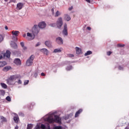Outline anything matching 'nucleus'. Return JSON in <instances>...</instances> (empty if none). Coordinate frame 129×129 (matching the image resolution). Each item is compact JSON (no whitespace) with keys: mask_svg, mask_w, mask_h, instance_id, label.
<instances>
[{"mask_svg":"<svg viewBox=\"0 0 129 129\" xmlns=\"http://www.w3.org/2000/svg\"><path fill=\"white\" fill-rule=\"evenodd\" d=\"M55 42L58 45H63V40L60 37H57L55 39Z\"/></svg>","mask_w":129,"mask_h":129,"instance_id":"6e6552de","label":"nucleus"},{"mask_svg":"<svg viewBox=\"0 0 129 129\" xmlns=\"http://www.w3.org/2000/svg\"><path fill=\"white\" fill-rule=\"evenodd\" d=\"M11 69H12V67H11V66H7V67H5L4 68H3V70L5 72H7L9 71V70H11Z\"/></svg>","mask_w":129,"mask_h":129,"instance_id":"f3484780","label":"nucleus"},{"mask_svg":"<svg viewBox=\"0 0 129 129\" xmlns=\"http://www.w3.org/2000/svg\"><path fill=\"white\" fill-rule=\"evenodd\" d=\"M12 34L13 36L17 37V36H19V34H20V31L13 30L12 31Z\"/></svg>","mask_w":129,"mask_h":129,"instance_id":"4468645a","label":"nucleus"},{"mask_svg":"<svg viewBox=\"0 0 129 129\" xmlns=\"http://www.w3.org/2000/svg\"><path fill=\"white\" fill-rule=\"evenodd\" d=\"M44 120L49 123H53V122L61 123V118L59 117V116L56 115V112L49 113L46 115L44 117Z\"/></svg>","mask_w":129,"mask_h":129,"instance_id":"f257e3e1","label":"nucleus"},{"mask_svg":"<svg viewBox=\"0 0 129 129\" xmlns=\"http://www.w3.org/2000/svg\"><path fill=\"white\" fill-rule=\"evenodd\" d=\"M5 30H9V28H8V26H5Z\"/></svg>","mask_w":129,"mask_h":129,"instance_id":"8fccbe9b","label":"nucleus"},{"mask_svg":"<svg viewBox=\"0 0 129 129\" xmlns=\"http://www.w3.org/2000/svg\"><path fill=\"white\" fill-rule=\"evenodd\" d=\"M68 27H67V24H64L63 30L62 31V34L64 35V36H68Z\"/></svg>","mask_w":129,"mask_h":129,"instance_id":"1a4fd4ad","label":"nucleus"},{"mask_svg":"<svg viewBox=\"0 0 129 129\" xmlns=\"http://www.w3.org/2000/svg\"><path fill=\"white\" fill-rule=\"evenodd\" d=\"M118 68L119 70H122V69H123V68H122V67H121L120 66H119L118 67Z\"/></svg>","mask_w":129,"mask_h":129,"instance_id":"37998d69","label":"nucleus"},{"mask_svg":"<svg viewBox=\"0 0 129 129\" xmlns=\"http://www.w3.org/2000/svg\"><path fill=\"white\" fill-rule=\"evenodd\" d=\"M111 53H112L111 51H108V52H107V55L108 56H110V54H111Z\"/></svg>","mask_w":129,"mask_h":129,"instance_id":"4c0bfd02","label":"nucleus"},{"mask_svg":"<svg viewBox=\"0 0 129 129\" xmlns=\"http://www.w3.org/2000/svg\"><path fill=\"white\" fill-rule=\"evenodd\" d=\"M70 63H71V62H70Z\"/></svg>","mask_w":129,"mask_h":129,"instance_id":"052dcab7","label":"nucleus"},{"mask_svg":"<svg viewBox=\"0 0 129 129\" xmlns=\"http://www.w3.org/2000/svg\"><path fill=\"white\" fill-rule=\"evenodd\" d=\"M40 45H41V43L38 42V43L36 44L35 47H39V46H40Z\"/></svg>","mask_w":129,"mask_h":129,"instance_id":"ea45409f","label":"nucleus"},{"mask_svg":"<svg viewBox=\"0 0 129 129\" xmlns=\"http://www.w3.org/2000/svg\"><path fill=\"white\" fill-rule=\"evenodd\" d=\"M28 83H29V80H26L24 81V85H27V84H28Z\"/></svg>","mask_w":129,"mask_h":129,"instance_id":"c9c22d12","label":"nucleus"},{"mask_svg":"<svg viewBox=\"0 0 129 129\" xmlns=\"http://www.w3.org/2000/svg\"><path fill=\"white\" fill-rule=\"evenodd\" d=\"M45 45L48 48H52V42L50 41H46Z\"/></svg>","mask_w":129,"mask_h":129,"instance_id":"f8f14e48","label":"nucleus"},{"mask_svg":"<svg viewBox=\"0 0 129 129\" xmlns=\"http://www.w3.org/2000/svg\"><path fill=\"white\" fill-rule=\"evenodd\" d=\"M18 83H19V84H22V81L19 80L18 81Z\"/></svg>","mask_w":129,"mask_h":129,"instance_id":"de8ad7c7","label":"nucleus"},{"mask_svg":"<svg viewBox=\"0 0 129 129\" xmlns=\"http://www.w3.org/2000/svg\"><path fill=\"white\" fill-rule=\"evenodd\" d=\"M32 32L35 35H37L40 32V28L38 25H34L32 29Z\"/></svg>","mask_w":129,"mask_h":129,"instance_id":"0eeeda50","label":"nucleus"},{"mask_svg":"<svg viewBox=\"0 0 129 129\" xmlns=\"http://www.w3.org/2000/svg\"><path fill=\"white\" fill-rule=\"evenodd\" d=\"M76 53L78 54H81L82 51H81V48L76 47Z\"/></svg>","mask_w":129,"mask_h":129,"instance_id":"aec40b11","label":"nucleus"},{"mask_svg":"<svg viewBox=\"0 0 129 129\" xmlns=\"http://www.w3.org/2000/svg\"><path fill=\"white\" fill-rule=\"evenodd\" d=\"M87 30H89V31H90V30H91V28H90V27H87Z\"/></svg>","mask_w":129,"mask_h":129,"instance_id":"49530a36","label":"nucleus"},{"mask_svg":"<svg viewBox=\"0 0 129 129\" xmlns=\"http://www.w3.org/2000/svg\"><path fill=\"white\" fill-rule=\"evenodd\" d=\"M73 10V7H71L69 8V11H72Z\"/></svg>","mask_w":129,"mask_h":129,"instance_id":"a18cd8bd","label":"nucleus"},{"mask_svg":"<svg viewBox=\"0 0 129 129\" xmlns=\"http://www.w3.org/2000/svg\"><path fill=\"white\" fill-rule=\"evenodd\" d=\"M51 11H52V13H53V12H54V9H52L51 10Z\"/></svg>","mask_w":129,"mask_h":129,"instance_id":"4d7b16f0","label":"nucleus"},{"mask_svg":"<svg viewBox=\"0 0 129 129\" xmlns=\"http://www.w3.org/2000/svg\"><path fill=\"white\" fill-rule=\"evenodd\" d=\"M40 51L43 53V54H45L46 55H48V53H49V51H48V49L46 48H42L40 49Z\"/></svg>","mask_w":129,"mask_h":129,"instance_id":"dca6fc26","label":"nucleus"},{"mask_svg":"<svg viewBox=\"0 0 129 129\" xmlns=\"http://www.w3.org/2000/svg\"><path fill=\"white\" fill-rule=\"evenodd\" d=\"M9 0H5V2H8Z\"/></svg>","mask_w":129,"mask_h":129,"instance_id":"bf43d9fd","label":"nucleus"},{"mask_svg":"<svg viewBox=\"0 0 129 129\" xmlns=\"http://www.w3.org/2000/svg\"><path fill=\"white\" fill-rule=\"evenodd\" d=\"M37 76H38V73H35L34 77H35V78H37Z\"/></svg>","mask_w":129,"mask_h":129,"instance_id":"58836bf2","label":"nucleus"},{"mask_svg":"<svg viewBox=\"0 0 129 129\" xmlns=\"http://www.w3.org/2000/svg\"><path fill=\"white\" fill-rule=\"evenodd\" d=\"M6 100H7V101H11V97L10 96H7L6 97Z\"/></svg>","mask_w":129,"mask_h":129,"instance_id":"f704fd0d","label":"nucleus"},{"mask_svg":"<svg viewBox=\"0 0 129 129\" xmlns=\"http://www.w3.org/2000/svg\"><path fill=\"white\" fill-rule=\"evenodd\" d=\"M61 15V13L58 11H56L55 17H59V16Z\"/></svg>","mask_w":129,"mask_h":129,"instance_id":"c85d7f7f","label":"nucleus"},{"mask_svg":"<svg viewBox=\"0 0 129 129\" xmlns=\"http://www.w3.org/2000/svg\"><path fill=\"white\" fill-rule=\"evenodd\" d=\"M56 24L58 29H61V28H62V26H63V24L62 17H59L57 19Z\"/></svg>","mask_w":129,"mask_h":129,"instance_id":"20e7f679","label":"nucleus"},{"mask_svg":"<svg viewBox=\"0 0 129 129\" xmlns=\"http://www.w3.org/2000/svg\"><path fill=\"white\" fill-rule=\"evenodd\" d=\"M34 59H35V56L33 55H31L26 60V66H27L28 67L32 66V65H33V63H34Z\"/></svg>","mask_w":129,"mask_h":129,"instance_id":"7ed1b4c3","label":"nucleus"},{"mask_svg":"<svg viewBox=\"0 0 129 129\" xmlns=\"http://www.w3.org/2000/svg\"><path fill=\"white\" fill-rule=\"evenodd\" d=\"M61 51L62 48H56L53 50V53H60Z\"/></svg>","mask_w":129,"mask_h":129,"instance_id":"4be33fe9","label":"nucleus"},{"mask_svg":"<svg viewBox=\"0 0 129 129\" xmlns=\"http://www.w3.org/2000/svg\"><path fill=\"white\" fill-rule=\"evenodd\" d=\"M2 58H3V56H0V59H2Z\"/></svg>","mask_w":129,"mask_h":129,"instance_id":"13d9d810","label":"nucleus"},{"mask_svg":"<svg viewBox=\"0 0 129 129\" xmlns=\"http://www.w3.org/2000/svg\"><path fill=\"white\" fill-rule=\"evenodd\" d=\"M27 40L28 41H31V40H34L35 39V34L32 32H28L27 33Z\"/></svg>","mask_w":129,"mask_h":129,"instance_id":"39448f33","label":"nucleus"},{"mask_svg":"<svg viewBox=\"0 0 129 129\" xmlns=\"http://www.w3.org/2000/svg\"><path fill=\"white\" fill-rule=\"evenodd\" d=\"M46 26V23L44 22H42L38 24V27H39V29H45Z\"/></svg>","mask_w":129,"mask_h":129,"instance_id":"9d476101","label":"nucleus"},{"mask_svg":"<svg viewBox=\"0 0 129 129\" xmlns=\"http://www.w3.org/2000/svg\"><path fill=\"white\" fill-rule=\"evenodd\" d=\"M4 41V36L0 34V43H2Z\"/></svg>","mask_w":129,"mask_h":129,"instance_id":"7c9ffc66","label":"nucleus"},{"mask_svg":"<svg viewBox=\"0 0 129 129\" xmlns=\"http://www.w3.org/2000/svg\"><path fill=\"white\" fill-rule=\"evenodd\" d=\"M69 116L68 115L67 116H66L64 119H66V120H67V119H69Z\"/></svg>","mask_w":129,"mask_h":129,"instance_id":"79ce46f5","label":"nucleus"},{"mask_svg":"<svg viewBox=\"0 0 129 129\" xmlns=\"http://www.w3.org/2000/svg\"><path fill=\"white\" fill-rule=\"evenodd\" d=\"M15 129H19V126H18V125H17L15 127Z\"/></svg>","mask_w":129,"mask_h":129,"instance_id":"09e8293b","label":"nucleus"},{"mask_svg":"<svg viewBox=\"0 0 129 129\" xmlns=\"http://www.w3.org/2000/svg\"><path fill=\"white\" fill-rule=\"evenodd\" d=\"M91 54H92V51L89 50L85 53V56H88V55H91Z\"/></svg>","mask_w":129,"mask_h":129,"instance_id":"a878e982","label":"nucleus"},{"mask_svg":"<svg viewBox=\"0 0 129 129\" xmlns=\"http://www.w3.org/2000/svg\"><path fill=\"white\" fill-rule=\"evenodd\" d=\"M8 63L7 61H0V68L4 67V66H6Z\"/></svg>","mask_w":129,"mask_h":129,"instance_id":"6ab92c4d","label":"nucleus"},{"mask_svg":"<svg viewBox=\"0 0 129 129\" xmlns=\"http://www.w3.org/2000/svg\"><path fill=\"white\" fill-rule=\"evenodd\" d=\"M41 76H45V74L44 73H42L41 74Z\"/></svg>","mask_w":129,"mask_h":129,"instance_id":"3c124183","label":"nucleus"},{"mask_svg":"<svg viewBox=\"0 0 129 129\" xmlns=\"http://www.w3.org/2000/svg\"><path fill=\"white\" fill-rule=\"evenodd\" d=\"M14 63L16 64V65L20 66L22 64V62L21 61V59L20 58H16L14 61Z\"/></svg>","mask_w":129,"mask_h":129,"instance_id":"9b49d317","label":"nucleus"},{"mask_svg":"<svg viewBox=\"0 0 129 129\" xmlns=\"http://www.w3.org/2000/svg\"><path fill=\"white\" fill-rule=\"evenodd\" d=\"M13 48H14V49H17L18 48V46L17 45V44L15 43H14L13 45H12Z\"/></svg>","mask_w":129,"mask_h":129,"instance_id":"2f4dec72","label":"nucleus"},{"mask_svg":"<svg viewBox=\"0 0 129 129\" xmlns=\"http://www.w3.org/2000/svg\"><path fill=\"white\" fill-rule=\"evenodd\" d=\"M1 85L3 88H4V89H7L8 88V86L7 85V84L4 83H1Z\"/></svg>","mask_w":129,"mask_h":129,"instance_id":"393cba45","label":"nucleus"},{"mask_svg":"<svg viewBox=\"0 0 129 129\" xmlns=\"http://www.w3.org/2000/svg\"><path fill=\"white\" fill-rule=\"evenodd\" d=\"M82 111V109H80L75 114V117H77L81 113V112Z\"/></svg>","mask_w":129,"mask_h":129,"instance_id":"5701e85b","label":"nucleus"},{"mask_svg":"<svg viewBox=\"0 0 129 129\" xmlns=\"http://www.w3.org/2000/svg\"><path fill=\"white\" fill-rule=\"evenodd\" d=\"M20 45L22 47L25 46V43L23 42H21Z\"/></svg>","mask_w":129,"mask_h":129,"instance_id":"e433bc0d","label":"nucleus"},{"mask_svg":"<svg viewBox=\"0 0 129 129\" xmlns=\"http://www.w3.org/2000/svg\"><path fill=\"white\" fill-rule=\"evenodd\" d=\"M50 129V125L49 124H47V126L45 125L44 124H42L41 126L40 125L37 124L36 126L34 127V129Z\"/></svg>","mask_w":129,"mask_h":129,"instance_id":"423d86ee","label":"nucleus"},{"mask_svg":"<svg viewBox=\"0 0 129 129\" xmlns=\"http://www.w3.org/2000/svg\"><path fill=\"white\" fill-rule=\"evenodd\" d=\"M64 20L65 21H67V22H69V21L71 20V18L70 17V16H69L68 14H65L64 15Z\"/></svg>","mask_w":129,"mask_h":129,"instance_id":"ddd939ff","label":"nucleus"},{"mask_svg":"<svg viewBox=\"0 0 129 129\" xmlns=\"http://www.w3.org/2000/svg\"><path fill=\"white\" fill-rule=\"evenodd\" d=\"M70 57H74V55L73 54H70Z\"/></svg>","mask_w":129,"mask_h":129,"instance_id":"864d4df0","label":"nucleus"},{"mask_svg":"<svg viewBox=\"0 0 129 129\" xmlns=\"http://www.w3.org/2000/svg\"><path fill=\"white\" fill-rule=\"evenodd\" d=\"M13 3H16V0H11Z\"/></svg>","mask_w":129,"mask_h":129,"instance_id":"5fc2aeb1","label":"nucleus"},{"mask_svg":"<svg viewBox=\"0 0 129 129\" xmlns=\"http://www.w3.org/2000/svg\"><path fill=\"white\" fill-rule=\"evenodd\" d=\"M4 56V57H6V58H10V57H11V51L7 50Z\"/></svg>","mask_w":129,"mask_h":129,"instance_id":"2eb2a0df","label":"nucleus"},{"mask_svg":"<svg viewBox=\"0 0 129 129\" xmlns=\"http://www.w3.org/2000/svg\"><path fill=\"white\" fill-rule=\"evenodd\" d=\"M17 8L18 10H22L23 8V3H19L17 5Z\"/></svg>","mask_w":129,"mask_h":129,"instance_id":"412c9836","label":"nucleus"},{"mask_svg":"<svg viewBox=\"0 0 129 129\" xmlns=\"http://www.w3.org/2000/svg\"><path fill=\"white\" fill-rule=\"evenodd\" d=\"M87 3H90V0H85Z\"/></svg>","mask_w":129,"mask_h":129,"instance_id":"603ef678","label":"nucleus"},{"mask_svg":"<svg viewBox=\"0 0 129 129\" xmlns=\"http://www.w3.org/2000/svg\"><path fill=\"white\" fill-rule=\"evenodd\" d=\"M26 34H24V35H23V37L25 38V37H26Z\"/></svg>","mask_w":129,"mask_h":129,"instance_id":"6e6d98bb","label":"nucleus"},{"mask_svg":"<svg viewBox=\"0 0 129 129\" xmlns=\"http://www.w3.org/2000/svg\"><path fill=\"white\" fill-rule=\"evenodd\" d=\"M22 48H23V50H24V51H27V49H28V48H27V47L25 46L22 47Z\"/></svg>","mask_w":129,"mask_h":129,"instance_id":"a19ab883","label":"nucleus"},{"mask_svg":"<svg viewBox=\"0 0 129 129\" xmlns=\"http://www.w3.org/2000/svg\"><path fill=\"white\" fill-rule=\"evenodd\" d=\"M14 120L15 121V122H16V123H18V122H19V117L18 116V115H16L14 117Z\"/></svg>","mask_w":129,"mask_h":129,"instance_id":"b1692460","label":"nucleus"},{"mask_svg":"<svg viewBox=\"0 0 129 129\" xmlns=\"http://www.w3.org/2000/svg\"><path fill=\"white\" fill-rule=\"evenodd\" d=\"M72 70V66H70L66 68V70L67 71H70V70Z\"/></svg>","mask_w":129,"mask_h":129,"instance_id":"cd10ccee","label":"nucleus"},{"mask_svg":"<svg viewBox=\"0 0 129 129\" xmlns=\"http://www.w3.org/2000/svg\"><path fill=\"white\" fill-rule=\"evenodd\" d=\"M19 115H21V116H24V113H22V112H20L19 113Z\"/></svg>","mask_w":129,"mask_h":129,"instance_id":"c03bdc74","label":"nucleus"},{"mask_svg":"<svg viewBox=\"0 0 129 129\" xmlns=\"http://www.w3.org/2000/svg\"><path fill=\"white\" fill-rule=\"evenodd\" d=\"M53 129H62V126H55Z\"/></svg>","mask_w":129,"mask_h":129,"instance_id":"473e14b6","label":"nucleus"},{"mask_svg":"<svg viewBox=\"0 0 129 129\" xmlns=\"http://www.w3.org/2000/svg\"><path fill=\"white\" fill-rule=\"evenodd\" d=\"M18 77L17 76H11L9 79L7 80V84L9 85H13L15 84V81L17 80Z\"/></svg>","mask_w":129,"mask_h":129,"instance_id":"f03ea898","label":"nucleus"},{"mask_svg":"<svg viewBox=\"0 0 129 129\" xmlns=\"http://www.w3.org/2000/svg\"><path fill=\"white\" fill-rule=\"evenodd\" d=\"M33 128V124H28L27 125V129H32Z\"/></svg>","mask_w":129,"mask_h":129,"instance_id":"bb28decb","label":"nucleus"},{"mask_svg":"<svg viewBox=\"0 0 129 129\" xmlns=\"http://www.w3.org/2000/svg\"><path fill=\"white\" fill-rule=\"evenodd\" d=\"M117 47L119 48H122V47H124V44H118Z\"/></svg>","mask_w":129,"mask_h":129,"instance_id":"c756f323","label":"nucleus"},{"mask_svg":"<svg viewBox=\"0 0 129 129\" xmlns=\"http://www.w3.org/2000/svg\"><path fill=\"white\" fill-rule=\"evenodd\" d=\"M49 26H50V27H56V26H57L56 25V23H52V24H49Z\"/></svg>","mask_w":129,"mask_h":129,"instance_id":"72a5a7b5","label":"nucleus"},{"mask_svg":"<svg viewBox=\"0 0 129 129\" xmlns=\"http://www.w3.org/2000/svg\"><path fill=\"white\" fill-rule=\"evenodd\" d=\"M0 120L1 122L3 123V122H7V118L3 116H0Z\"/></svg>","mask_w":129,"mask_h":129,"instance_id":"a211bd4d","label":"nucleus"}]
</instances>
